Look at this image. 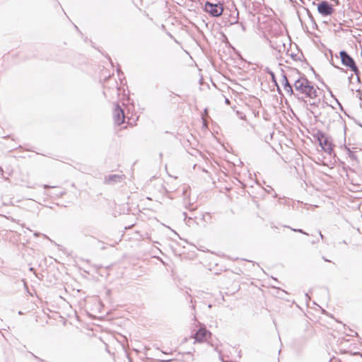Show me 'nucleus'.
I'll use <instances>...</instances> for the list:
<instances>
[{"mask_svg": "<svg viewBox=\"0 0 362 362\" xmlns=\"http://www.w3.org/2000/svg\"><path fill=\"white\" fill-rule=\"evenodd\" d=\"M294 94H298L300 96H303L305 98L315 99L317 96V89L313 85L305 75H302L294 81Z\"/></svg>", "mask_w": 362, "mask_h": 362, "instance_id": "f257e3e1", "label": "nucleus"}, {"mask_svg": "<svg viewBox=\"0 0 362 362\" xmlns=\"http://www.w3.org/2000/svg\"><path fill=\"white\" fill-rule=\"evenodd\" d=\"M295 98L301 103L304 107L308 110L315 118L319 117L321 115V111L320 106L322 105L325 107V104L328 105L325 101H321V99H317V103H311L310 98H305L303 96H300L298 94H295Z\"/></svg>", "mask_w": 362, "mask_h": 362, "instance_id": "f03ea898", "label": "nucleus"}, {"mask_svg": "<svg viewBox=\"0 0 362 362\" xmlns=\"http://www.w3.org/2000/svg\"><path fill=\"white\" fill-rule=\"evenodd\" d=\"M203 10L211 17L218 18L223 14L224 11L223 0H206Z\"/></svg>", "mask_w": 362, "mask_h": 362, "instance_id": "7ed1b4c3", "label": "nucleus"}, {"mask_svg": "<svg viewBox=\"0 0 362 362\" xmlns=\"http://www.w3.org/2000/svg\"><path fill=\"white\" fill-rule=\"evenodd\" d=\"M313 136L316 139L322 149L327 153L331 155L333 151V145L330 137L326 136V134L321 130H317L313 134Z\"/></svg>", "mask_w": 362, "mask_h": 362, "instance_id": "20e7f679", "label": "nucleus"}, {"mask_svg": "<svg viewBox=\"0 0 362 362\" xmlns=\"http://www.w3.org/2000/svg\"><path fill=\"white\" fill-rule=\"evenodd\" d=\"M339 57L341 59V64L353 71L358 78L360 71L354 58L345 50H341L339 53Z\"/></svg>", "mask_w": 362, "mask_h": 362, "instance_id": "39448f33", "label": "nucleus"}, {"mask_svg": "<svg viewBox=\"0 0 362 362\" xmlns=\"http://www.w3.org/2000/svg\"><path fill=\"white\" fill-rule=\"evenodd\" d=\"M317 11L322 16H327L332 15L334 9L333 6L327 1H322L317 4Z\"/></svg>", "mask_w": 362, "mask_h": 362, "instance_id": "423d86ee", "label": "nucleus"}, {"mask_svg": "<svg viewBox=\"0 0 362 362\" xmlns=\"http://www.w3.org/2000/svg\"><path fill=\"white\" fill-rule=\"evenodd\" d=\"M211 333L206 327H202L194 334V339L196 342H204L206 341L208 337H211Z\"/></svg>", "mask_w": 362, "mask_h": 362, "instance_id": "0eeeda50", "label": "nucleus"}, {"mask_svg": "<svg viewBox=\"0 0 362 362\" xmlns=\"http://www.w3.org/2000/svg\"><path fill=\"white\" fill-rule=\"evenodd\" d=\"M124 112L123 109L118 104H115L114 111H113V118L115 124L119 126L124 121Z\"/></svg>", "mask_w": 362, "mask_h": 362, "instance_id": "6e6552de", "label": "nucleus"}, {"mask_svg": "<svg viewBox=\"0 0 362 362\" xmlns=\"http://www.w3.org/2000/svg\"><path fill=\"white\" fill-rule=\"evenodd\" d=\"M290 80H292V76L291 74H282L281 83L284 86V88L288 94L292 95V94H294V90L290 83Z\"/></svg>", "mask_w": 362, "mask_h": 362, "instance_id": "1a4fd4ad", "label": "nucleus"}, {"mask_svg": "<svg viewBox=\"0 0 362 362\" xmlns=\"http://www.w3.org/2000/svg\"><path fill=\"white\" fill-rule=\"evenodd\" d=\"M124 177V175L111 174L105 177L104 183L107 185H113L122 182Z\"/></svg>", "mask_w": 362, "mask_h": 362, "instance_id": "9d476101", "label": "nucleus"}, {"mask_svg": "<svg viewBox=\"0 0 362 362\" xmlns=\"http://www.w3.org/2000/svg\"><path fill=\"white\" fill-rule=\"evenodd\" d=\"M269 43L271 47L279 52H281L286 48L284 42L278 38H276L274 40H270Z\"/></svg>", "mask_w": 362, "mask_h": 362, "instance_id": "9b49d317", "label": "nucleus"}, {"mask_svg": "<svg viewBox=\"0 0 362 362\" xmlns=\"http://www.w3.org/2000/svg\"><path fill=\"white\" fill-rule=\"evenodd\" d=\"M112 86L113 87L112 88L104 86L103 94L105 98H107L108 95H111L112 93L119 95V88L117 86V81H115L112 83Z\"/></svg>", "mask_w": 362, "mask_h": 362, "instance_id": "f8f14e48", "label": "nucleus"}, {"mask_svg": "<svg viewBox=\"0 0 362 362\" xmlns=\"http://www.w3.org/2000/svg\"><path fill=\"white\" fill-rule=\"evenodd\" d=\"M288 74H291L292 76V80H290L291 83V82L294 83V81L297 79V78H296V75H298V77H300V76L303 75L296 69L291 70V72Z\"/></svg>", "mask_w": 362, "mask_h": 362, "instance_id": "ddd939ff", "label": "nucleus"}, {"mask_svg": "<svg viewBox=\"0 0 362 362\" xmlns=\"http://www.w3.org/2000/svg\"><path fill=\"white\" fill-rule=\"evenodd\" d=\"M292 230L295 231V232H298V233H300L302 234H304V235H308V233H307L306 232H305L302 229H295V228H291Z\"/></svg>", "mask_w": 362, "mask_h": 362, "instance_id": "4468645a", "label": "nucleus"}, {"mask_svg": "<svg viewBox=\"0 0 362 362\" xmlns=\"http://www.w3.org/2000/svg\"><path fill=\"white\" fill-rule=\"evenodd\" d=\"M269 74H270V76L272 77V81L276 84V81L275 80L274 73L273 71H269Z\"/></svg>", "mask_w": 362, "mask_h": 362, "instance_id": "2eb2a0df", "label": "nucleus"}, {"mask_svg": "<svg viewBox=\"0 0 362 362\" xmlns=\"http://www.w3.org/2000/svg\"><path fill=\"white\" fill-rule=\"evenodd\" d=\"M66 192L64 191H60L56 194H54V195L57 196V197H62Z\"/></svg>", "mask_w": 362, "mask_h": 362, "instance_id": "dca6fc26", "label": "nucleus"}, {"mask_svg": "<svg viewBox=\"0 0 362 362\" xmlns=\"http://www.w3.org/2000/svg\"><path fill=\"white\" fill-rule=\"evenodd\" d=\"M33 356L40 362H44V360L32 354Z\"/></svg>", "mask_w": 362, "mask_h": 362, "instance_id": "f3484780", "label": "nucleus"}, {"mask_svg": "<svg viewBox=\"0 0 362 362\" xmlns=\"http://www.w3.org/2000/svg\"><path fill=\"white\" fill-rule=\"evenodd\" d=\"M43 187H44V189H49V188H54L55 187L50 186V185H44Z\"/></svg>", "mask_w": 362, "mask_h": 362, "instance_id": "a211bd4d", "label": "nucleus"}, {"mask_svg": "<svg viewBox=\"0 0 362 362\" xmlns=\"http://www.w3.org/2000/svg\"><path fill=\"white\" fill-rule=\"evenodd\" d=\"M175 96H179L178 95L175 94V93L171 92L170 97L173 98Z\"/></svg>", "mask_w": 362, "mask_h": 362, "instance_id": "6ab92c4d", "label": "nucleus"}, {"mask_svg": "<svg viewBox=\"0 0 362 362\" xmlns=\"http://www.w3.org/2000/svg\"><path fill=\"white\" fill-rule=\"evenodd\" d=\"M219 353V359L223 361L224 359L223 358V356L221 355V351H218Z\"/></svg>", "mask_w": 362, "mask_h": 362, "instance_id": "aec40b11", "label": "nucleus"}, {"mask_svg": "<svg viewBox=\"0 0 362 362\" xmlns=\"http://www.w3.org/2000/svg\"><path fill=\"white\" fill-rule=\"evenodd\" d=\"M351 332H352L353 334H349L348 335H349V336L358 335L357 332H356L353 330H351Z\"/></svg>", "mask_w": 362, "mask_h": 362, "instance_id": "412c9836", "label": "nucleus"}, {"mask_svg": "<svg viewBox=\"0 0 362 362\" xmlns=\"http://www.w3.org/2000/svg\"><path fill=\"white\" fill-rule=\"evenodd\" d=\"M317 99H320L317 98V96L315 98V99H311V103H317Z\"/></svg>", "mask_w": 362, "mask_h": 362, "instance_id": "4be33fe9", "label": "nucleus"}, {"mask_svg": "<svg viewBox=\"0 0 362 362\" xmlns=\"http://www.w3.org/2000/svg\"><path fill=\"white\" fill-rule=\"evenodd\" d=\"M319 235H320V238H321L322 240H323V239H324V236H323V235L322 234L321 231H319Z\"/></svg>", "mask_w": 362, "mask_h": 362, "instance_id": "5701e85b", "label": "nucleus"}, {"mask_svg": "<svg viewBox=\"0 0 362 362\" xmlns=\"http://www.w3.org/2000/svg\"><path fill=\"white\" fill-rule=\"evenodd\" d=\"M322 259L325 261V262H330L331 261L328 259H327L325 257H322Z\"/></svg>", "mask_w": 362, "mask_h": 362, "instance_id": "b1692460", "label": "nucleus"}, {"mask_svg": "<svg viewBox=\"0 0 362 362\" xmlns=\"http://www.w3.org/2000/svg\"><path fill=\"white\" fill-rule=\"evenodd\" d=\"M172 361H173V359H165V360H163L162 362H170Z\"/></svg>", "mask_w": 362, "mask_h": 362, "instance_id": "393cba45", "label": "nucleus"}, {"mask_svg": "<svg viewBox=\"0 0 362 362\" xmlns=\"http://www.w3.org/2000/svg\"><path fill=\"white\" fill-rule=\"evenodd\" d=\"M117 72H118V76L119 77H120V74L122 75L123 73L121 72V71L119 69H117Z\"/></svg>", "mask_w": 362, "mask_h": 362, "instance_id": "a878e982", "label": "nucleus"}, {"mask_svg": "<svg viewBox=\"0 0 362 362\" xmlns=\"http://www.w3.org/2000/svg\"><path fill=\"white\" fill-rule=\"evenodd\" d=\"M333 66H334L335 68L339 69H340V70H341V71H343V70H344L342 68H340V67H339L338 66H335V65H334V64H333Z\"/></svg>", "mask_w": 362, "mask_h": 362, "instance_id": "bb28decb", "label": "nucleus"}, {"mask_svg": "<svg viewBox=\"0 0 362 362\" xmlns=\"http://www.w3.org/2000/svg\"><path fill=\"white\" fill-rule=\"evenodd\" d=\"M350 158H356V156H355V155H354V153H351V154L350 155Z\"/></svg>", "mask_w": 362, "mask_h": 362, "instance_id": "cd10ccee", "label": "nucleus"}, {"mask_svg": "<svg viewBox=\"0 0 362 362\" xmlns=\"http://www.w3.org/2000/svg\"><path fill=\"white\" fill-rule=\"evenodd\" d=\"M4 170L1 167H0V173L3 175Z\"/></svg>", "mask_w": 362, "mask_h": 362, "instance_id": "c85d7f7f", "label": "nucleus"}, {"mask_svg": "<svg viewBox=\"0 0 362 362\" xmlns=\"http://www.w3.org/2000/svg\"><path fill=\"white\" fill-rule=\"evenodd\" d=\"M225 101H226V104H229L230 103V101H229V100L228 98H226Z\"/></svg>", "mask_w": 362, "mask_h": 362, "instance_id": "c756f323", "label": "nucleus"}, {"mask_svg": "<svg viewBox=\"0 0 362 362\" xmlns=\"http://www.w3.org/2000/svg\"><path fill=\"white\" fill-rule=\"evenodd\" d=\"M317 242H318V240H317V241H316L315 240H313L311 242V243H312V244H315Z\"/></svg>", "mask_w": 362, "mask_h": 362, "instance_id": "7c9ffc66", "label": "nucleus"}, {"mask_svg": "<svg viewBox=\"0 0 362 362\" xmlns=\"http://www.w3.org/2000/svg\"><path fill=\"white\" fill-rule=\"evenodd\" d=\"M240 25H241V27H242L243 30H245V26L243 25V24L241 23Z\"/></svg>", "mask_w": 362, "mask_h": 362, "instance_id": "2f4dec72", "label": "nucleus"}, {"mask_svg": "<svg viewBox=\"0 0 362 362\" xmlns=\"http://www.w3.org/2000/svg\"><path fill=\"white\" fill-rule=\"evenodd\" d=\"M336 100H337V103L339 104V105L340 106V107L342 108L341 103H339V102L337 99H336Z\"/></svg>", "mask_w": 362, "mask_h": 362, "instance_id": "473e14b6", "label": "nucleus"}, {"mask_svg": "<svg viewBox=\"0 0 362 362\" xmlns=\"http://www.w3.org/2000/svg\"><path fill=\"white\" fill-rule=\"evenodd\" d=\"M183 216H185V218L187 217V213L186 212H183Z\"/></svg>", "mask_w": 362, "mask_h": 362, "instance_id": "72a5a7b5", "label": "nucleus"}, {"mask_svg": "<svg viewBox=\"0 0 362 362\" xmlns=\"http://www.w3.org/2000/svg\"><path fill=\"white\" fill-rule=\"evenodd\" d=\"M34 235H35V236H38V235H39V233H34Z\"/></svg>", "mask_w": 362, "mask_h": 362, "instance_id": "f704fd0d", "label": "nucleus"}, {"mask_svg": "<svg viewBox=\"0 0 362 362\" xmlns=\"http://www.w3.org/2000/svg\"><path fill=\"white\" fill-rule=\"evenodd\" d=\"M359 354L358 352H354V353L353 354V355H356V354Z\"/></svg>", "mask_w": 362, "mask_h": 362, "instance_id": "c9c22d12", "label": "nucleus"}, {"mask_svg": "<svg viewBox=\"0 0 362 362\" xmlns=\"http://www.w3.org/2000/svg\"><path fill=\"white\" fill-rule=\"evenodd\" d=\"M223 362H233V361H228L223 360Z\"/></svg>", "mask_w": 362, "mask_h": 362, "instance_id": "e433bc0d", "label": "nucleus"}, {"mask_svg": "<svg viewBox=\"0 0 362 362\" xmlns=\"http://www.w3.org/2000/svg\"><path fill=\"white\" fill-rule=\"evenodd\" d=\"M162 156H163V153H160V157L161 158Z\"/></svg>", "mask_w": 362, "mask_h": 362, "instance_id": "4c0bfd02", "label": "nucleus"}, {"mask_svg": "<svg viewBox=\"0 0 362 362\" xmlns=\"http://www.w3.org/2000/svg\"><path fill=\"white\" fill-rule=\"evenodd\" d=\"M277 90H278L279 91H280V88H279V86H277Z\"/></svg>", "mask_w": 362, "mask_h": 362, "instance_id": "58836bf2", "label": "nucleus"}, {"mask_svg": "<svg viewBox=\"0 0 362 362\" xmlns=\"http://www.w3.org/2000/svg\"><path fill=\"white\" fill-rule=\"evenodd\" d=\"M300 1H303V0H300Z\"/></svg>", "mask_w": 362, "mask_h": 362, "instance_id": "ea45409f", "label": "nucleus"}, {"mask_svg": "<svg viewBox=\"0 0 362 362\" xmlns=\"http://www.w3.org/2000/svg\"><path fill=\"white\" fill-rule=\"evenodd\" d=\"M331 361H332V360L329 361V362H331Z\"/></svg>", "mask_w": 362, "mask_h": 362, "instance_id": "a19ab883", "label": "nucleus"}]
</instances>
